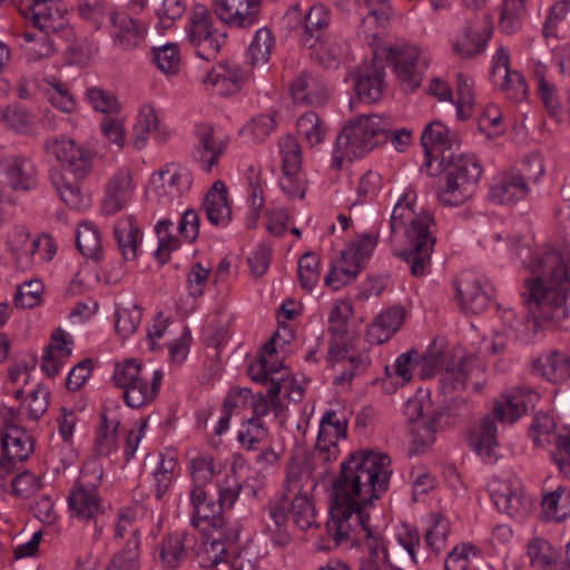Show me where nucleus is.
<instances>
[{"instance_id":"44","label":"nucleus","mask_w":570,"mask_h":570,"mask_svg":"<svg viewBox=\"0 0 570 570\" xmlns=\"http://www.w3.org/2000/svg\"><path fill=\"white\" fill-rule=\"evenodd\" d=\"M291 514L294 523L302 530L316 525L315 508L309 497H294L291 502Z\"/></svg>"},{"instance_id":"48","label":"nucleus","mask_w":570,"mask_h":570,"mask_svg":"<svg viewBox=\"0 0 570 570\" xmlns=\"http://www.w3.org/2000/svg\"><path fill=\"white\" fill-rule=\"evenodd\" d=\"M278 146L283 157V174H296L302 163L301 147L296 138L292 135L284 136L279 139Z\"/></svg>"},{"instance_id":"57","label":"nucleus","mask_w":570,"mask_h":570,"mask_svg":"<svg viewBox=\"0 0 570 570\" xmlns=\"http://www.w3.org/2000/svg\"><path fill=\"white\" fill-rule=\"evenodd\" d=\"M2 121L19 132H28L35 122V116L23 107L8 106L1 114Z\"/></svg>"},{"instance_id":"36","label":"nucleus","mask_w":570,"mask_h":570,"mask_svg":"<svg viewBox=\"0 0 570 570\" xmlns=\"http://www.w3.org/2000/svg\"><path fill=\"white\" fill-rule=\"evenodd\" d=\"M407 411L417 414V419L414 421L412 428L413 444L416 448H428L434 441L435 433V416L424 419L422 414V404L419 401H410L407 404Z\"/></svg>"},{"instance_id":"55","label":"nucleus","mask_w":570,"mask_h":570,"mask_svg":"<svg viewBox=\"0 0 570 570\" xmlns=\"http://www.w3.org/2000/svg\"><path fill=\"white\" fill-rule=\"evenodd\" d=\"M153 60L163 72L176 73L179 68V52L176 43H166L159 48H153Z\"/></svg>"},{"instance_id":"56","label":"nucleus","mask_w":570,"mask_h":570,"mask_svg":"<svg viewBox=\"0 0 570 570\" xmlns=\"http://www.w3.org/2000/svg\"><path fill=\"white\" fill-rule=\"evenodd\" d=\"M297 131L306 138L311 146L318 145L324 139L322 121L314 111L302 115L296 122Z\"/></svg>"},{"instance_id":"49","label":"nucleus","mask_w":570,"mask_h":570,"mask_svg":"<svg viewBox=\"0 0 570 570\" xmlns=\"http://www.w3.org/2000/svg\"><path fill=\"white\" fill-rule=\"evenodd\" d=\"M274 38L268 28H261L249 45L248 55L253 66L266 63L269 59Z\"/></svg>"},{"instance_id":"40","label":"nucleus","mask_w":570,"mask_h":570,"mask_svg":"<svg viewBox=\"0 0 570 570\" xmlns=\"http://www.w3.org/2000/svg\"><path fill=\"white\" fill-rule=\"evenodd\" d=\"M86 98L91 107L106 116L118 115L121 105L116 95L101 87H89L86 89Z\"/></svg>"},{"instance_id":"46","label":"nucleus","mask_w":570,"mask_h":570,"mask_svg":"<svg viewBox=\"0 0 570 570\" xmlns=\"http://www.w3.org/2000/svg\"><path fill=\"white\" fill-rule=\"evenodd\" d=\"M276 129L275 112L253 117L242 129V134L253 141H264Z\"/></svg>"},{"instance_id":"52","label":"nucleus","mask_w":570,"mask_h":570,"mask_svg":"<svg viewBox=\"0 0 570 570\" xmlns=\"http://www.w3.org/2000/svg\"><path fill=\"white\" fill-rule=\"evenodd\" d=\"M347 433V420L345 417H337L334 410H328L324 413L320 422L318 438L333 439L338 441L345 439Z\"/></svg>"},{"instance_id":"22","label":"nucleus","mask_w":570,"mask_h":570,"mask_svg":"<svg viewBox=\"0 0 570 570\" xmlns=\"http://www.w3.org/2000/svg\"><path fill=\"white\" fill-rule=\"evenodd\" d=\"M109 20L114 27V42L120 49L132 50L142 41L144 26L127 13L110 12Z\"/></svg>"},{"instance_id":"42","label":"nucleus","mask_w":570,"mask_h":570,"mask_svg":"<svg viewBox=\"0 0 570 570\" xmlns=\"http://www.w3.org/2000/svg\"><path fill=\"white\" fill-rule=\"evenodd\" d=\"M365 7L368 10L366 17L361 21V27L364 32L371 30V26L384 28L390 21L393 9L389 0H364Z\"/></svg>"},{"instance_id":"7","label":"nucleus","mask_w":570,"mask_h":570,"mask_svg":"<svg viewBox=\"0 0 570 570\" xmlns=\"http://www.w3.org/2000/svg\"><path fill=\"white\" fill-rule=\"evenodd\" d=\"M443 184L439 187L438 199L444 207H456L465 203L474 193L482 174L475 156L442 153L440 160Z\"/></svg>"},{"instance_id":"9","label":"nucleus","mask_w":570,"mask_h":570,"mask_svg":"<svg viewBox=\"0 0 570 570\" xmlns=\"http://www.w3.org/2000/svg\"><path fill=\"white\" fill-rule=\"evenodd\" d=\"M421 379H431L436 371L443 368L440 376V387L443 394H451L464 390L472 372V362L460 347L444 351L435 344L424 354H419L416 363Z\"/></svg>"},{"instance_id":"39","label":"nucleus","mask_w":570,"mask_h":570,"mask_svg":"<svg viewBox=\"0 0 570 570\" xmlns=\"http://www.w3.org/2000/svg\"><path fill=\"white\" fill-rule=\"evenodd\" d=\"M119 421L109 423L106 413L101 414V423L97 430L94 443L96 455L107 456L117 449V429Z\"/></svg>"},{"instance_id":"13","label":"nucleus","mask_w":570,"mask_h":570,"mask_svg":"<svg viewBox=\"0 0 570 570\" xmlns=\"http://www.w3.org/2000/svg\"><path fill=\"white\" fill-rule=\"evenodd\" d=\"M227 142L216 137L212 125L199 124L195 129L194 161L205 173H210L224 155Z\"/></svg>"},{"instance_id":"35","label":"nucleus","mask_w":570,"mask_h":570,"mask_svg":"<svg viewBox=\"0 0 570 570\" xmlns=\"http://www.w3.org/2000/svg\"><path fill=\"white\" fill-rule=\"evenodd\" d=\"M458 296L463 308L474 314L487 309L490 303V296L482 289L480 281L472 277L460 281Z\"/></svg>"},{"instance_id":"18","label":"nucleus","mask_w":570,"mask_h":570,"mask_svg":"<svg viewBox=\"0 0 570 570\" xmlns=\"http://www.w3.org/2000/svg\"><path fill=\"white\" fill-rule=\"evenodd\" d=\"M196 543V537L188 532H174L165 535L159 544L163 567L175 570L188 558V552Z\"/></svg>"},{"instance_id":"33","label":"nucleus","mask_w":570,"mask_h":570,"mask_svg":"<svg viewBox=\"0 0 570 570\" xmlns=\"http://www.w3.org/2000/svg\"><path fill=\"white\" fill-rule=\"evenodd\" d=\"M149 134H154L159 141H164L167 136L160 127L155 109L151 106H144L134 126V146L137 149L144 148Z\"/></svg>"},{"instance_id":"17","label":"nucleus","mask_w":570,"mask_h":570,"mask_svg":"<svg viewBox=\"0 0 570 570\" xmlns=\"http://www.w3.org/2000/svg\"><path fill=\"white\" fill-rule=\"evenodd\" d=\"M134 195V184L128 170L115 174L105 187L101 214L111 216L122 210Z\"/></svg>"},{"instance_id":"58","label":"nucleus","mask_w":570,"mask_h":570,"mask_svg":"<svg viewBox=\"0 0 570 570\" xmlns=\"http://www.w3.org/2000/svg\"><path fill=\"white\" fill-rule=\"evenodd\" d=\"M530 563L542 569L553 568V551L550 543L541 538H534L528 543Z\"/></svg>"},{"instance_id":"27","label":"nucleus","mask_w":570,"mask_h":570,"mask_svg":"<svg viewBox=\"0 0 570 570\" xmlns=\"http://www.w3.org/2000/svg\"><path fill=\"white\" fill-rule=\"evenodd\" d=\"M243 69L235 63H218L204 79V83L217 87L218 94H234L245 82Z\"/></svg>"},{"instance_id":"16","label":"nucleus","mask_w":570,"mask_h":570,"mask_svg":"<svg viewBox=\"0 0 570 570\" xmlns=\"http://www.w3.org/2000/svg\"><path fill=\"white\" fill-rule=\"evenodd\" d=\"M291 95L295 104L323 106L328 98L327 83L321 76L303 70L292 81Z\"/></svg>"},{"instance_id":"2","label":"nucleus","mask_w":570,"mask_h":570,"mask_svg":"<svg viewBox=\"0 0 570 570\" xmlns=\"http://www.w3.org/2000/svg\"><path fill=\"white\" fill-rule=\"evenodd\" d=\"M535 277L525 279L523 304L537 324L568 317L570 299V258L549 250L533 264Z\"/></svg>"},{"instance_id":"1","label":"nucleus","mask_w":570,"mask_h":570,"mask_svg":"<svg viewBox=\"0 0 570 570\" xmlns=\"http://www.w3.org/2000/svg\"><path fill=\"white\" fill-rule=\"evenodd\" d=\"M391 474L389 455L357 451L341 463L340 475L333 482L326 534L334 547L354 544L364 535L367 554L360 559L358 570H385L392 564L383 538L372 531L366 512L387 491Z\"/></svg>"},{"instance_id":"24","label":"nucleus","mask_w":570,"mask_h":570,"mask_svg":"<svg viewBox=\"0 0 570 570\" xmlns=\"http://www.w3.org/2000/svg\"><path fill=\"white\" fill-rule=\"evenodd\" d=\"M203 208L207 219L215 226H226L232 218L225 184L216 180L206 193Z\"/></svg>"},{"instance_id":"25","label":"nucleus","mask_w":570,"mask_h":570,"mask_svg":"<svg viewBox=\"0 0 570 570\" xmlns=\"http://www.w3.org/2000/svg\"><path fill=\"white\" fill-rule=\"evenodd\" d=\"M68 505L72 513L81 520L95 518L100 502L95 485H86L81 481L75 483L68 495Z\"/></svg>"},{"instance_id":"38","label":"nucleus","mask_w":570,"mask_h":570,"mask_svg":"<svg viewBox=\"0 0 570 570\" xmlns=\"http://www.w3.org/2000/svg\"><path fill=\"white\" fill-rule=\"evenodd\" d=\"M76 244L83 256L99 258L101 252L100 234L92 223L82 222L79 224Z\"/></svg>"},{"instance_id":"26","label":"nucleus","mask_w":570,"mask_h":570,"mask_svg":"<svg viewBox=\"0 0 570 570\" xmlns=\"http://www.w3.org/2000/svg\"><path fill=\"white\" fill-rule=\"evenodd\" d=\"M163 374L160 371H154L151 382L144 373L135 383H131L124 390L125 403L132 409H139L153 402L158 395Z\"/></svg>"},{"instance_id":"29","label":"nucleus","mask_w":570,"mask_h":570,"mask_svg":"<svg viewBox=\"0 0 570 570\" xmlns=\"http://www.w3.org/2000/svg\"><path fill=\"white\" fill-rule=\"evenodd\" d=\"M114 237L118 249L125 261H134L137 256L140 229L131 215L117 220L114 227Z\"/></svg>"},{"instance_id":"15","label":"nucleus","mask_w":570,"mask_h":570,"mask_svg":"<svg viewBox=\"0 0 570 570\" xmlns=\"http://www.w3.org/2000/svg\"><path fill=\"white\" fill-rule=\"evenodd\" d=\"M261 0H214V12L227 26L247 28L257 22Z\"/></svg>"},{"instance_id":"20","label":"nucleus","mask_w":570,"mask_h":570,"mask_svg":"<svg viewBox=\"0 0 570 570\" xmlns=\"http://www.w3.org/2000/svg\"><path fill=\"white\" fill-rule=\"evenodd\" d=\"M532 373L551 383H562L570 377V357L552 350L532 361Z\"/></svg>"},{"instance_id":"32","label":"nucleus","mask_w":570,"mask_h":570,"mask_svg":"<svg viewBox=\"0 0 570 570\" xmlns=\"http://www.w3.org/2000/svg\"><path fill=\"white\" fill-rule=\"evenodd\" d=\"M541 513L546 521L561 522L570 517V489L558 487L543 494Z\"/></svg>"},{"instance_id":"41","label":"nucleus","mask_w":570,"mask_h":570,"mask_svg":"<svg viewBox=\"0 0 570 570\" xmlns=\"http://www.w3.org/2000/svg\"><path fill=\"white\" fill-rule=\"evenodd\" d=\"M331 16L323 4H314L304 14V35L303 37L315 38L326 35L325 30L330 24Z\"/></svg>"},{"instance_id":"64","label":"nucleus","mask_w":570,"mask_h":570,"mask_svg":"<svg viewBox=\"0 0 570 570\" xmlns=\"http://www.w3.org/2000/svg\"><path fill=\"white\" fill-rule=\"evenodd\" d=\"M538 77V92L540 99L547 109V111L553 116L558 117L561 115L562 106L559 99L556 96V87L553 83H550L543 76V73H539V70L535 71Z\"/></svg>"},{"instance_id":"6","label":"nucleus","mask_w":570,"mask_h":570,"mask_svg":"<svg viewBox=\"0 0 570 570\" xmlns=\"http://www.w3.org/2000/svg\"><path fill=\"white\" fill-rule=\"evenodd\" d=\"M538 401L539 394L524 386L515 387L509 394L501 396L494 402L491 413L470 432L468 439L470 448L483 460L497 461L499 442L495 420L512 424L533 410Z\"/></svg>"},{"instance_id":"4","label":"nucleus","mask_w":570,"mask_h":570,"mask_svg":"<svg viewBox=\"0 0 570 570\" xmlns=\"http://www.w3.org/2000/svg\"><path fill=\"white\" fill-rule=\"evenodd\" d=\"M43 149L61 165L50 170V181L59 198L71 209L87 208L89 202L81 187L94 168L96 151L66 136L47 139Z\"/></svg>"},{"instance_id":"43","label":"nucleus","mask_w":570,"mask_h":570,"mask_svg":"<svg viewBox=\"0 0 570 570\" xmlns=\"http://www.w3.org/2000/svg\"><path fill=\"white\" fill-rule=\"evenodd\" d=\"M556 429L554 419L548 413L539 412L534 415L529 428V436L535 446H544L553 442L557 435L553 434Z\"/></svg>"},{"instance_id":"60","label":"nucleus","mask_w":570,"mask_h":570,"mask_svg":"<svg viewBox=\"0 0 570 570\" xmlns=\"http://www.w3.org/2000/svg\"><path fill=\"white\" fill-rule=\"evenodd\" d=\"M41 487V479L30 471L19 473L11 480L12 493L23 499L35 495Z\"/></svg>"},{"instance_id":"23","label":"nucleus","mask_w":570,"mask_h":570,"mask_svg":"<svg viewBox=\"0 0 570 570\" xmlns=\"http://www.w3.org/2000/svg\"><path fill=\"white\" fill-rule=\"evenodd\" d=\"M530 188L517 169L502 173L491 186L490 198L499 204H514L528 195Z\"/></svg>"},{"instance_id":"34","label":"nucleus","mask_w":570,"mask_h":570,"mask_svg":"<svg viewBox=\"0 0 570 570\" xmlns=\"http://www.w3.org/2000/svg\"><path fill=\"white\" fill-rule=\"evenodd\" d=\"M316 487V481L312 476V469L305 462H292L287 469L285 480V490L287 493L309 497Z\"/></svg>"},{"instance_id":"47","label":"nucleus","mask_w":570,"mask_h":570,"mask_svg":"<svg viewBox=\"0 0 570 570\" xmlns=\"http://www.w3.org/2000/svg\"><path fill=\"white\" fill-rule=\"evenodd\" d=\"M524 0H503L499 27L508 33H514L521 27V17L524 13Z\"/></svg>"},{"instance_id":"62","label":"nucleus","mask_w":570,"mask_h":570,"mask_svg":"<svg viewBox=\"0 0 570 570\" xmlns=\"http://www.w3.org/2000/svg\"><path fill=\"white\" fill-rule=\"evenodd\" d=\"M456 115L460 120H465L471 116L472 108L474 106V94L471 85L468 83L463 75H458V88H456Z\"/></svg>"},{"instance_id":"37","label":"nucleus","mask_w":570,"mask_h":570,"mask_svg":"<svg viewBox=\"0 0 570 570\" xmlns=\"http://www.w3.org/2000/svg\"><path fill=\"white\" fill-rule=\"evenodd\" d=\"M139 546L140 538L138 530H135L125 547L114 554L106 570H139Z\"/></svg>"},{"instance_id":"50","label":"nucleus","mask_w":570,"mask_h":570,"mask_svg":"<svg viewBox=\"0 0 570 570\" xmlns=\"http://www.w3.org/2000/svg\"><path fill=\"white\" fill-rule=\"evenodd\" d=\"M297 274L301 286L311 291L320 279V257L312 252L305 253L298 261Z\"/></svg>"},{"instance_id":"45","label":"nucleus","mask_w":570,"mask_h":570,"mask_svg":"<svg viewBox=\"0 0 570 570\" xmlns=\"http://www.w3.org/2000/svg\"><path fill=\"white\" fill-rule=\"evenodd\" d=\"M47 83L50 88L45 89V92L50 104L63 112H72L76 109V100L68 86L56 78L47 80Z\"/></svg>"},{"instance_id":"54","label":"nucleus","mask_w":570,"mask_h":570,"mask_svg":"<svg viewBox=\"0 0 570 570\" xmlns=\"http://www.w3.org/2000/svg\"><path fill=\"white\" fill-rule=\"evenodd\" d=\"M450 531L449 520L442 515L434 514L433 524L426 530L424 541L432 551L439 553L444 548Z\"/></svg>"},{"instance_id":"5","label":"nucleus","mask_w":570,"mask_h":570,"mask_svg":"<svg viewBox=\"0 0 570 570\" xmlns=\"http://www.w3.org/2000/svg\"><path fill=\"white\" fill-rule=\"evenodd\" d=\"M433 217L428 212L416 213L414 205L404 195L393 208L390 226L391 232L404 229L405 247L395 255L409 265L413 277H423L430 273L431 256L435 245V236L430 227Z\"/></svg>"},{"instance_id":"63","label":"nucleus","mask_w":570,"mask_h":570,"mask_svg":"<svg viewBox=\"0 0 570 570\" xmlns=\"http://www.w3.org/2000/svg\"><path fill=\"white\" fill-rule=\"evenodd\" d=\"M144 373L140 363L136 360H126L122 364L116 366L112 380L116 386L125 390L131 383L137 382Z\"/></svg>"},{"instance_id":"8","label":"nucleus","mask_w":570,"mask_h":570,"mask_svg":"<svg viewBox=\"0 0 570 570\" xmlns=\"http://www.w3.org/2000/svg\"><path fill=\"white\" fill-rule=\"evenodd\" d=\"M390 122L380 115L360 116L346 125L335 141L333 167L340 169L343 160L363 157L386 138Z\"/></svg>"},{"instance_id":"3","label":"nucleus","mask_w":570,"mask_h":570,"mask_svg":"<svg viewBox=\"0 0 570 570\" xmlns=\"http://www.w3.org/2000/svg\"><path fill=\"white\" fill-rule=\"evenodd\" d=\"M371 63L360 67L355 75L354 89L360 100L379 101L385 88V71L381 60L393 61L395 72L404 90L414 91L421 86L423 73L429 66V58L423 51L405 43L377 48L373 51Z\"/></svg>"},{"instance_id":"53","label":"nucleus","mask_w":570,"mask_h":570,"mask_svg":"<svg viewBox=\"0 0 570 570\" xmlns=\"http://www.w3.org/2000/svg\"><path fill=\"white\" fill-rule=\"evenodd\" d=\"M142 309L137 304L124 307L117 312L116 331L122 337L132 335L141 322Z\"/></svg>"},{"instance_id":"19","label":"nucleus","mask_w":570,"mask_h":570,"mask_svg":"<svg viewBox=\"0 0 570 570\" xmlns=\"http://www.w3.org/2000/svg\"><path fill=\"white\" fill-rule=\"evenodd\" d=\"M454 136L451 137L449 128L441 121L430 122L422 132L421 145L424 149V166L430 170L432 160L442 159V153H451Z\"/></svg>"},{"instance_id":"21","label":"nucleus","mask_w":570,"mask_h":570,"mask_svg":"<svg viewBox=\"0 0 570 570\" xmlns=\"http://www.w3.org/2000/svg\"><path fill=\"white\" fill-rule=\"evenodd\" d=\"M190 503L194 508L191 524L199 527L200 522H207L212 528L225 525V517L217 501L209 499L202 487H194L190 491Z\"/></svg>"},{"instance_id":"61","label":"nucleus","mask_w":570,"mask_h":570,"mask_svg":"<svg viewBox=\"0 0 570 570\" xmlns=\"http://www.w3.org/2000/svg\"><path fill=\"white\" fill-rule=\"evenodd\" d=\"M214 459L210 455H198L190 461V475L194 487L204 488L215 475Z\"/></svg>"},{"instance_id":"28","label":"nucleus","mask_w":570,"mask_h":570,"mask_svg":"<svg viewBox=\"0 0 570 570\" xmlns=\"http://www.w3.org/2000/svg\"><path fill=\"white\" fill-rule=\"evenodd\" d=\"M52 36V33L43 31H24L21 35L23 38L21 50L27 61L38 62L52 58L57 53V48Z\"/></svg>"},{"instance_id":"14","label":"nucleus","mask_w":570,"mask_h":570,"mask_svg":"<svg viewBox=\"0 0 570 570\" xmlns=\"http://www.w3.org/2000/svg\"><path fill=\"white\" fill-rule=\"evenodd\" d=\"M190 180L174 165H166L151 176L148 196L158 203L178 199L189 188Z\"/></svg>"},{"instance_id":"51","label":"nucleus","mask_w":570,"mask_h":570,"mask_svg":"<svg viewBox=\"0 0 570 570\" xmlns=\"http://www.w3.org/2000/svg\"><path fill=\"white\" fill-rule=\"evenodd\" d=\"M267 429L257 419H248L238 431L237 440L247 450H257L258 444L267 438Z\"/></svg>"},{"instance_id":"59","label":"nucleus","mask_w":570,"mask_h":570,"mask_svg":"<svg viewBox=\"0 0 570 570\" xmlns=\"http://www.w3.org/2000/svg\"><path fill=\"white\" fill-rule=\"evenodd\" d=\"M43 285L39 279L24 282L18 286L14 295V305L21 308H32L40 302Z\"/></svg>"},{"instance_id":"10","label":"nucleus","mask_w":570,"mask_h":570,"mask_svg":"<svg viewBox=\"0 0 570 570\" xmlns=\"http://www.w3.org/2000/svg\"><path fill=\"white\" fill-rule=\"evenodd\" d=\"M186 30L196 55L207 61L215 59L226 42V31L214 26L210 11L202 4L194 6Z\"/></svg>"},{"instance_id":"30","label":"nucleus","mask_w":570,"mask_h":570,"mask_svg":"<svg viewBox=\"0 0 570 570\" xmlns=\"http://www.w3.org/2000/svg\"><path fill=\"white\" fill-rule=\"evenodd\" d=\"M302 41L305 47L315 50L318 61L324 68H336L344 56L343 43L334 36L324 35L314 40L311 37H303Z\"/></svg>"},{"instance_id":"31","label":"nucleus","mask_w":570,"mask_h":570,"mask_svg":"<svg viewBox=\"0 0 570 570\" xmlns=\"http://www.w3.org/2000/svg\"><path fill=\"white\" fill-rule=\"evenodd\" d=\"M482 32L474 30L472 24H468L464 30V37L454 45V50L462 58H472L480 55L492 36V23L488 16H483Z\"/></svg>"},{"instance_id":"11","label":"nucleus","mask_w":570,"mask_h":570,"mask_svg":"<svg viewBox=\"0 0 570 570\" xmlns=\"http://www.w3.org/2000/svg\"><path fill=\"white\" fill-rule=\"evenodd\" d=\"M20 12L38 31L57 35L69 27L67 9L58 0H49L47 3H26L20 7Z\"/></svg>"},{"instance_id":"12","label":"nucleus","mask_w":570,"mask_h":570,"mask_svg":"<svg viewBox=\"0 0 570 570\" xmlns=\"http://www.w3.org/2000/svg\"><path fill=\"white\" fill-rule=\"evenodd\" d=\"M14 412L8 410L4 417V428L1 431V449L4 465L12 469L17 462H23L33 452L32 438L27 431L13 423Z\"/></svg>"}]
</instances>
